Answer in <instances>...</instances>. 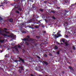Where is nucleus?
<instances>
[{
	"label": "nucleus",
	"instance_id": "obj_36",
	"mask_svg": "<svg viewBox=\"0 0 76 76\" xmlns=\"http://www.w3.org/2000/svg\"><path fill=\"white\" fill-rule=\"evenodd\" d=\"M2 50H0V53H2Z\"/></svg>",
	"mask_w": 76,
	"mask_h": 76
},
{
	"label": "nucleus",
	"instance_id": "obj_22",
	"mask_svg": "<svg viewBox=\"0 0 76 76\" xmlns=\"http://www.w3.org/2000/svg\"><path fill=\"white\" fill-rule=\"evenodd\" d=\"M44 10L42 9H40V11H41V12H43Z\"/></svg>",
	"mask_w": 76,
	"mask_h": 76
},
{
	"label": "nucleus",
	"instance_id": "obj_53",
	"mask_svg": "<svg viewBox=\"0 0 76 76\" xmlns=\"http://www.w3.org/2000/svg\"><path fill=\"white\" fill-rule=\"evenodd\" d=\"M42 0V1H44V0Z\"/></svg>",
	"mask_w": 76,
	"mask_h": 76
},
{
	"label": "nucleus",
	"instance_id": "obj_23",
	"mask_svg": "<svg viewBox=\"0 0 76 76\" xmlns=\"http://www.w3.org/2000/svg\"><path fill=\"white\" fill-rule=\"evenodd\" d=\"M73 49L74 50H75V47L74 46H73Z\"/></svg>",
	"mask_w": 76,
	"mask_h": 76
},
{
	"label": "nucleus",
	"instance_id": "obj_21",
	"mask_svg": "<svg viewBox=\"0 0 76 76\" xmlns=\"http://www.w3.org/2000/svg\"><path fill=\"white\" fill-rule=\"evenodd\" d=\"M65 3H67L68 2V0H65L64 1Z\"/></svg>",
	"mask_w": 76,
	"mask_h": 76
},
{
	"label": "nucleus",
	"instance_id": "obj_17",
	"mask_svg": "<svg viewBox=\"0 0 76 76\" xmlns=\"http://www.w3.org/2000/svg\"><path fill=\"white\" fill-rule=\"evenodd\" d=\"M65 45H66V46H68V45H69V44H67V42H66L65 43Z\"/></svg>",
	"mask_w": 76,
	"mask_h": 76
},
{
	"label": "nucleus",
	"instance_id": "obj_43",
	"mask_svg": "<svg viewBox=\"0 0 76 76\" xmlns=\"http://www.w3.org/2000/svg\"><path fill=\"white\" fill-rule=\"evenodd\" d=\"M11 36H15V35H11Z\"/></svg>",
	"mask_w": 76,
	"mask_h": 76
},
{
	"label": "nucleus",
	"instance_id": "obj_45",
	"mask_svg": "<svg viewBox=\"0 0 76 76\" xmlns=\"http://www.w3.org/2000/svg\"><path fill=\"white\" fill-rule=\"evenodd\" d=\"M9 50V48L7 49V50Z\"/></svg>",
	"mask_w": 76,
	"mask_h": 76
},
{
	"label": "nucleus",
	"instance_id": "obj_14",
	"mask_svg": "<svg viewBox=\"0 0 76 76\" xmlns=\"http://www.w3.org/2000/svg\"><path fill=\"white\" fill-rule=\"evenodd\" d=\"M4 41V40H0V42H3Z\"/></svg>",
	"mask_w": 76,
	"mask_h": 76
},
{
	"label": "nucleus",
	"instance_id": "obj_5",
	"mask_svg": "<svg viewBox=\"0 0 76 76\" xmlns=\"http://www.w3.org/2000/svg\"><path fill=\"white\" fill-rule=\"evenodd\" d=\"M18 58L20 60L19 61H19V62H20V61H21L23 63H25V61H24V59H23L22 58H20V57H19Z\"/></svg>",
	"mask_w": 76,
	"mask_h": 76
},
{
	"label": "nucleus",
	"instance_id": "obj_16",
	"mask_svg": "<svg viewBox=\"0 0 76 76\" xmlns=\"http://www.w3.org/2000/svg\"><path fill=\"white\" fill-rule=\"evenodd\" d=\"M69 67L70 69H71L72 70H73V68H72V67L69 66Z\"/></svg>",
	"mask_w": 76,
	"mask_h": 76
},
{
	"label": "nucleus",
	"instance_id": "obj_51",
	"mask_svg": "<svg viewBox=\"0 0 76 76\" xmlns=\"http://www.w3.org/2000/svg\"><path fill=\"white\" fill-rule=\"evenodd\" d=\"M29 23H31V22H29Z\"/></svg>",
	"mask_w": 76,
	"mask_h": 76
},
{
	"label": "nucleus",
	"instance_id": "obj_26",
	"mask_svg": "<svg viewBox=\"0 0 76 76\" xmlns=\"http://www.w3.org/2000/svg\"><path fill=\"white\" fill-rule=\"evenodd\" d=\"M57 53L58 54H60V52H59V51H58L57 52Z\"/></svg>",
	"mask_w": 76,
	"mask_h": 76
},
{
	"label": "nucleus",
	"instance_id": "obj_6",
	"mask_svg": "<svg viewBox=\"0 0 76 76\" xmlns=\"http://www.w3.org/2000/svg\"><path fill=\"white\" fill-rule=\"evenodd\" d=\"M23 42H21L20 44H18V48H21V46H20V45L21 46V47H22V46H23Z\"/></svg>",
	"mask_w": 76,
	"mask_h": 76
},
{
	"label": "nucleus",
	"instance_id": "obj_47",
	"mask_svg": "<svg viewBox=\"0 0 76 76\" xmlns=\"http://www.w3.org/2000/svg\"><path fill=\"white\" fill-rule=\"evenodd\" d=\"M71 6H73V4H72V5H71Z\"/></svg>",
	"mask_w": 76,
	"mask_h": 76
},
{
	"label": "nucleus",
	"instance_id": "obj_29",
	"mask_svg": "<svg viewBox=\"0 0 76 76\" xmlns=\"http://www.w3.org/2000/svg\"><path fill=\"white\" fill-rule=\"evenodd\" d=\"M23 53H25V50L24 49H23Z\"/></svg>",
	"mask_w": 76,
	"mask_h": 76
},
{
	"label": "nucleus",
	"instance_id": "obj_27",
	"mask_svg": "<svg viewBox=\"0 0 76 76\" xmlns=\"http://www.w3.org/2000/svg\"><path fill=\"white\" fill-rule=\"evenodd\" d=\"M45 57H47V55L46 54H45Z\"/></svg>",
	"mask_w": 76,
	"mask_h": 76
},
{
	"label": "nucleus",
	"instance_id": "obj_25",
	"mask_svg": "<svg viewBox=\"0 0 76 76\" xmlns=\"http://www.w3.org/2000/svg\"><path fill=\"white\" fill-rule=\"evenodd\" d=\"M52 13H55V12L53 11H51Z\"/></svg>",
	"mask_w": 76,
	"mask_h": 76
},
{
	"label": "nucleus",
	"instance_id": "obj_8",
	"mask_svg": "<svg viewBox=\"0 0 76 76\" xmlns=\"http://www.w3.org/2000/svg\"><path fill=\"white\" fill-rule=\"evenodd\" d=\"M8 20L10 22H12L13 20L12 18L8 19Z\"/></svg>",
	"mask_w": 76,
	"mask_h": 76
},
{
	"label": "nucleus",
	"instance_id": "obj_37",
	"mask_svg": "<svg viewBox=\"0 0 76 76\" xmlns=\"http://www.w3.org/2000/svg\"><path fill=\"white\" fill-rule=\"evenodd\" d=\"M44 3H47V1H45Z\"/></svg>",
	"mask_w": 76,
	"mask_h": 76
},
{
	"label": "nucleus",
	"instance_id": "obj_48",
	"mask_svg": "<svg viewBox=\"0 0 76 76\" xmlns=\"http://www.w3.org/2000/svg\"><path fill=\"white\" fill-rule=\"evenodd\" d=\"M0 18H1V17H0Z\"/></svg>",
	"mask_w": 76,
	"mask_h": 76
},
{
	"label": "nucleus",
	"instance_id": "obj_31",
	"mask_svg": "<svg viewBox=\"0 0 76 76\" xmlns=\"http://www.w3.org/2000/svg\"><path fill=\"white\" fill-rule=\"evenodd\" d=\"M65 37H66V38H68V36L67 35H66Z\"/></svg>",
	"mask_w": 76,
	"mask_h": 76
},
{
	"label": "nucleus",
	"instance_id": "obj_44",
	"mask_svg": "<svg viewBox=\"0 0 76 76\" xmlns=\"http://www.w3.org/2000/svg\"><path fill=\"white\" fill-rule=\"evenodd\" d=\"M5 57H7V56H6V55H5Z\"/></svg>",
	"mask_w": 76,
	"mask_h": 76
},
{
	"label": "nucleus",
	"instance_id": "obj_4",
	"mask_svg": "<svg viewBox=\"0 0 76 76\" xmlns=\"http://www.w3.org/2000/svg\"><path fill=\"white\" fill-rule=\"evenodd\" d=\"M55 33H56V32H53L52 34L54 36V37H56L57 38H58L59 37L61 36V35L59 33V32H58L57 34L55 35H54V34H55Z\"/></svg>",
	"mask_w": 76,
	"mask_h": 76
},
{
	"label": "nucleus",
	"instance_id": "obj_50",
	"mask_svg": "<svg viewBox=\"0 0 76 76\" xmlns=\"http://www.w3.org/2000/svg\"><path fill=\"white\" fill-rule=\"evenodd\" d=\"M61 44H63V43H61Z\"/></svg>",
	"mask_w": 76,
	"mask_h": 76
},
{
	"label": "nucleus",
	"instance_id": "obj_11",
	"mask_svg": "<svg viewBox=\"0 0 76 76\" xmlns=\"http://www.w3.org/2000/svg\"><path fill=\"white\" fill-rule=\"evenodd\" d=\"M15 51H16L17 52V53H19V51H18V48H15Z\"/></svg>",
	"mask_w": 76,
	"mask_h": 76
},
{
	"label": "nucleus",
	"instance_id": "obj_20",
	"mask_svg": "<svg viewBox=\"0 0 76 76\" xmlns=\"http://www.w3.org/2000/svg\"><path fill=\"white\" fill-rule=\"evenodd\" d=\"M16 12L17 13H18V14H19V13H20L19 12V11L18 10L16 11Z\"/></svg>",
	"mask_w": 76,
	"mask_h": 76
},
{
	"label": "nucleus",
	"instance_id": "obj_32",
	"mask_svg": "<svg viewBox=\"0 0 76 76\" xmlns=\"http://www.w3.org/2000/svg\"><path fill=\"white\" fill-rule=\"evenodd\" d=\"M66 25H67V23H68L67 22H66Z\"/></svg>",
	"mask_w": 76,
	"mask_h": 76
},
{
	"label": "nucleus",
	"instance_id": "obj_13",
	"mask_svg": "<svg viewBox=\"0 0 76 76\" xmlns=\"http://www.w3.org/2000/svg\"><path fill=\"white\" fill-rule=\"evenodd\" d=\"M54 48H55L56 50H57V49H58V47L57 46H55L54 47Z\"/></svg>",
	"mask_w": 76,
	"mask_h": 76
},
{
	"label": "nucleus",
	"instance_id": "obj_55",
	"mask_svg": "<svg viewBox=\"0 0 76 76\" xmlns=\"http://www.w3.org/2000/svg\"><path fill=\"white\" fill-rule=\"evenodd\" d=\"M45 76H47V75H46Z\"/></svg>",
	"mask_w": 76,
	"mask_h": 76
},
{
	"label": "nucleus",
	"instance_id": "obj_19",
	"mask_svg": "<svg viewBox=\"0 0 76 76\" xmlns=\"http://www.w3.org/2000/svg\"><path fill=\"white\" fill-rule=\"evenodd\" d=\"M36 19V18H35V17H34V16H33L32 18V19L33 20H34V19Z\"/></svg>",
	"mask_w": 76,
	"mask_h": 76
},
{
	"label": "nucleus",
	"instance_id": "obj_15",
	"mask_svg": "<svg viewBox=\"0 0 76 76\" xmlns=\"http://www.w3.org/2000/svg\"><path fill=\"white\" fill-rule=\"evenodd\" d=\"M43 62L44 63H45V64H46V65H48V63H47V62L45 61H44Z\"/></svg>",
	"mask_w": 76,
	"mask_h": 76
},
{
	"label": "nucleus",
	"instance_id": "obj_39",
	"mask_svg": "<svg viewBox=\"0 0 76 76\" xmlns=\"http://www.w3.org/2000/svg\"><path fill=\"white\" fill-rule=\"evenodd\" d=\"M57 8L58 9H60V7H57Z\"/></svg>",
	"mask_w": 76,
	"mask_h": 76
},
{
	"label": "nucleus",
	"instance_id": "obj_34",
	"mask_svg": "<svg viewBox=\"0 0 76 76\" xmlns=\"http://www.w3.org/2000/svg\"><path fill=\"white\" fill-rule=\"evenodd\" d=\"M21 1H25L26 0H21Z\"/></svg>",
	"mask_w": 76,
	"mask_h": 76
},
{
	"label": "nucleus",
	"instance_id": "obj_3",
	"mask_svg": "<svg viewBox=\"0 0 76 76\" xmlns=\"http://www.w3.org/2000/svg\"><path fill=\"white\" fill-rule=\"evenodd\" d=\"M23 41H32V39H31L29 37V36H28L26 38H25L24 39H21Z\"/></svg>",
	"mask_w": 76,
	"mask_h": 76
},
{
	"label": "nucleus",
	"instance_id": "obj_54",
	"mask_svg": "<svg viewBox=\"0 0 76 76\" xmlns=\"http://www.w3.org/2000/svg\"><path fill=\"white\" fill-rule=\"evenodd\" d=\"M37 23V24H38V23Z\"/></svg>",
	"mask_w": 76,
	"mask_h": 76
},
{
	"label": "nucleus",
	"instance_id": "obj_40",
	"mask_svg": "<svg viewBox=\"0 0 76 76\" xmlns=\"http://www.w3.org/2000/svg\"><path fill=\"white\" fill-rule=\"evenodd\" d=\"M32 29H34V27H32Z\"/></svg>",
	"mask_w": 76,
	"mask_h": 76
},
{
	"label": "nucleus",
	"instance_id": "obj_33",
	"mask_svg": "<svg viewBox=\"0 0 76 76\" xmlns=\"http://www.w3.org/2000/svg\"><path fill=\"white\" fill-rule=\"evenodd\" d=\"M43 33H45V34H46V31H43Z\"/></svg>",
	"mask_w": 76,
	"mask_h": 76
},
{
	"label": "nucleus",
	"instance_id": "obj_38",
	"mask_svg": "<svg viewBox=\"0 0 76 76\" xmlns=\"http://www.w3.org/2000/svg\"><path fill=\"white\" fill-rule=\"evenodd\" d=\"M42 20H40L39 21H38V22H40V21H42Z\"/></svg>",
	"mask_w": 76,
	"mask_h": 76
},
{
	"label": "nucleus",
	"instance_id": "obj_1",
	"mask_svg": "<svg viewBox=\"0 0 76 76\" xmlns=\"http://www.w3.org/2000/svg\"><path fill=\"white\" fill-rule=\"evenodd\" d=\"M7 30V29L6 28H4V30L3 29H2V31L3 32H5V33H6V34L3 33L2 34L1 32V30H0V32L1 33L2 35L3 36H4V37H9L8 36V35L7 34H8L9 32H7V31H6Z\"/></svg>",
	"mask_w": 76,
	"mask_h": 76
},
{
	"label": "nucleus",
	"instance_id": "obj_46",
	"mask_svg": "<svg viewBox=\"0 0 76 76\" xmlns=\"http://www.w3.org/2000/svg\"><path fill=\"white\" fill-rule=\"evenodd\" d=\"M31 29H32V27H31Z\"/></svg>",
	"mask_w": 76,
	"mask_h": 76
},
{
	"label": "nucleus",
	"instance_id": "obj_10",
	"mask_svg": "<svg viewBox=\"0 0 76 76\" xmlns=\"http://www.w3.org/2000/svg\"><path fill=\"white\" fill-rule=\"evenodd\" d=\"M62 42H64V43H65V40H64V39H62L61 40Z\"/></svg>",
	"mask_w": 76,
	"mask_h": 76
},
{
	"label": "nucleus",
	"instance_id": "obj_49",
	"mask_svg": "<svg viewBox=\"0 0 76 76\" xmlns=\"http://www.w3.org/2000/svg\"><path fill=\"white\" fill-rule=\"evenodd\" d=\"M69 34H71V33H70V32H69Z\"/></svg>",
	"mask_w": 76,
	"mask_h": 76
},
{
	"label": "nucleus",
	"instance_id": "obj_2",
	"mask_svg": "<svg viewBox=\"0 0 76 76\" xmlns=\"http://www.w3.org/2000/svg\"><path fill=\"white\" fill-rule=\"evenodd\" d=\"M13 5L15 7L14 8L15 9L16 8H18V10H20V11H22V9L20 8V7L19 6V3L14 4Z\"/></svg>",
	"mask_w": 76,
	"mask_h": 76
},
{
	"label": "nucleus",
	"instance_id": "obj_7",
	"mask_svg": "<svg viewBox=\"0 0 76 76\" xmlns=\"http://www.w3.org/2000/svg\"><path fill=\"white\" fill-rule=\"evenodd\" d=\"M64 13H64L63 14H62V16H65V15H66V13H68V11H64Z\"/></svg>",
	"mask_w": 76,
	"mask_h": 76
},
{
	"label": "nucleus",
	"instance_id": "obj_52",
	"mask_svg": "<svg viewBox=\"0 0 76 76\" xmlns=\"http://www.w3.org/2000/svg\"><path fill=\"white\" fill-rule=\"evenodd\" d=\"M59 32H60V31H59Z\"/></svg>",
	"mask_w": 76,
	"mask_h": 76
},
{
	"label": "nucleus",
	"instance_id": "obj_41",
	"mask_svg": "<svg viewBox=\"0 0 76 76\" xmlns=\"http://www.w3.org/2000/svg\"><path fill=\"white\" fill-rule=\"evenodd\" d=\"M31 28V26L29 27V28Z\"/></svg>",
	"mask_w": 76,
	"mask_h": 76
},
{
	"label": "nucleus",
	"instance_id": "obj_9",
	"mask_svg": "<svg viewBox=\"0 0 76 76\" xmlns=\"http://www.w3.org/2000/svg\"><path fill=\"white\" fill-rule=\"evenodd\" d=\"M40 26V25L35 26V28H39Z\"/></svg>",
	"mask_w": 76,
	"mask_h": 76
},
{
	"label": "nucleus",
	"instance_id": "obj_28",
	"mask_svg": "<svg viewBox=\"0 0 76 76\" xmlns=\"http://www.w3.org/2000/svg\"><path fill=\"white\" fill-rule=\"evenodd\" d=\"M12 45H14V44L13 43H11Z\"/></svg>",
	"mask_w": 76,
	"mask_h": 76
},
{
	"label": "nucleus",
	"instance_id": "obj_18",
	"mask_svg": "<svg viewBox=\"0 0 76 76\" xmlns=\"http://www.w3.org/2000/svg\"><path fill=\"white\" fill-rule=\"evenodd\" d=\"M25 44H26V45H29V43H28V42H26Z\"/></svg>",
	"mask_w": 76,
	"mask_h": 76
},
{
	"label": "nucleus",
	"instance_id": "obj_35",
	"mask_svg": "<svg viewBox=\"0 0 76 76\" xmlns=\"http://www.w3.org/2000/svg\"><path fill=\"white\" fill-rule=\"evenodd\" d=\"M19 0H15V1H18Z\"/></svg>",
	"mask_w": 76,
	"mask_h": 76
},
{
	"label": "nucleus",
	"instance_id": "obj_42",
	"mask_svg": "<svg viewBox=\"0 0 76 76\" xmlns=\"http://www.w3.org/2000/svg\"><path fill=\"white\" fill-rule=\"evenodd\" d=\"M31 20V21H32V20L31 19V20Z\"/></svg>",
	"mask_w": 76,
	"mask_h": 76
},
{
	"label": "nucleus",
	"instance_id": "obj_30",
	"mask_svg": "<svg viewBox=\"0 0 76 76\" xmlns=\"http://www.w3.org/2000/svg\"><path fill=\"white\" fill-rule=\"evenodd\" d=\"M37 57L38 58H41L39 57V56H37Z\"/></svg>",
	"mask_w": 76,
	"mask_h": 76
},
{
	"label": "nucleus",
	"instance_id": "obj_24",
	"mask_svg": "<svg viewBox=\"0 0 76 76\" xmlns=\"http://www.w3.org/2000/svg\"><path fill=\"white\" fill-rule=\"evenodd\" d=\"M52 18L53 19H56V18L54 17V16H52Z\"/></svg>",
	"mask_w": 76,
	"mask_h": 76
},
{
	"label": "nucleus",
	"instance_id": "obj_12",
	"mask_svg": "<svg viewBox=\"0 0 76 76\" xmlns=\"http://www.w3.org/2000/svg\"><path fill=\"white\" fill-rule=\"evenodd\" d=\"M19 68H21V70H23V66L20 67Z\"/></svg>",
	"mask_w": 76,
	"mask_h": 76
}]
</instances>
